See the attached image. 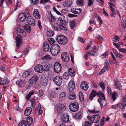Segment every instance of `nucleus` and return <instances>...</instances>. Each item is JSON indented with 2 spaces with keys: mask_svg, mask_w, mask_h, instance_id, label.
<instances>
[{
  "mask_svg": "<svg viewBox=\"0 0 126 126\" xmlns=\"http://www.w3.org/2000/svg\"><path fill=\"white\" fill-rule=\"evenodd\" d=\"M50 50L52 54L54 56H56L60 52V48L58 45L55 44L52 46Z\"/></svg>",
  "mask_w": 126,
  "mask_h": 126,
  "instance_id": "7ed1b4c3",
  "label": "nucleus"
},
{
  "mask_svg": "<svg viewBox=\"0 0 126 126\" xmlns=\"http://www.w3.org/2000/svg\"><path fill=\"white\" fill-rule=\"evenodd\" d=\"M89 54H91L94 56H97V52L95 51H93L92 50H90L87 52L84 55V57L85 59H87V57L89 55Z\"/></svg>",
  "mask_w": 126,
  "mask_h": 126,
  "instance_id": "2eb2a0df",
  "label": "nucleus"
},
{
  "mask_svg": "<svg viewBox=\"0 0 126 126\" xmlns=\"http://www.w3.org/2000/svg\"><path fill=\"white\" fill-rule=\"evenodd\" d=\"M16 32L17 33H19L16 37V49H18L21 45L22 40V36L24 37L26 36V32L20 28L17 29Z\"/></svg>",
  "mask_w": 126,
  "mask_h": 126,
  "instance_id": "f257e3e1",
  "label": "nucleus"
},
{
  "mask_svg": "<svg viewBox=\"0 0 126 126\" xmlns=\"http://www.w3.org/2000/svg\"><path fill=\"white\" fill-rule=\"evenodd\" d=\"M54 34V32L50 30H49L47 32V35L49 36H53Z\"/></svg>",
  "mask_w": 126,
  "mask_h": 126,
  "instance_id": "49530a36",
  "label": "nucleus"
},
{
  "mask_svg": "<svg viewBox=\"0 0 126 126\" xmlns=\"http://www.w3.org/2000/svg\"><path fill=\"white\" fill-rule=\"evenodd\" d=\"M74 118L78 119H80L82 117V114L80 112H79L74 116Z\"/></svg>",
  "mask_w": 126,
  "mask_h": 126,
  "instance_id": "72a5a7b5",
  "label": "nucleus"
},
{
  "mask_svg": "<svg viewBox=\"0 0 126 126\" xmlns=\"http://www.w3.org/2000/svg\"><path fill=\"white\" fill-rule=\"evenodd\" d=\"M50 56L48 55H46L42 58V60H50Z\"/></svg>",
  "mask_w": 126,
  "mask_h": 126,
  "instance_id": "09e8293b",
  "label": "nucleus"
},
{
  "mask_svg": "<svg viewBox=\"0 0 126 126\" xmlns=\"http://www.w3.org/2000/svg\"><path fill=\"white\" fill-rule=\"evenodd\" d=\"M32 110V108L30 107H28L25 109L24 112L25 115L27 116L30 114Z\"/></svg>",
  "mask_w": 126,
  "mask_h": 126,
  "instance_id": "412c9836",
  "label": "nucleus"
},
{
  "mask_svg": "<svg viewBox=\"0 0 126 126\" xmlns=\"http://www.w3.org/2000/svg\"><path fill=\"white\" fill-rule=\"evenodd\" d=\"M54 68L55 72L56 73L60 72L62 69L60 63L59 62H55L54 65Z\"/></svg>",
  "mask_w": 126,
  "mask_h": 126,
  "instance_id": "1a4fd4ad",
  "label": "nucleus"
},
{
  "mask_svg": "<svg viewBox=\"0 0 126 126\" xmlns=\"http://www.w3.org/2000/svg\"><path fill=\"white\" fill-rule=\"evenodd\" d=\"M69 119V115L68 114H64L62 117V121L64 123L67 122Z\"/></svg>",
  "mask_w": 126,
  "mask_h": 126,
  "instance_id": "a211bd4d",
  "label": "nucleus"
},
{
  "mask_svg": "<svg viewBox=\"0 0 126 126\" xmlns=\"http://www.w3.org/2000/svg\"><path fill=\"white\" fill-rule=\"evenodd\" d=\"M96 38L100 41L103 40V38L101 36L99 35H96Z\"/></svg>",
  "mask_w": 126,
  "mask_h": 126,
  "instance_id": "338daca9",
  "label": "nucleus"
},
{
  "mask_svg": "<svg viewBox=\"0 0 126 126\" xmlns=\"http://www.w3.org/2000/svg\"><path fill=\"white\" fill-rule=\"evenodd\" d=\"M117 105V107H121L123 106L124 104L122 103H119Z\"/></svg>",
  "mask_w": 126,
  "mask_h": 126,
  "instance_id": "774afa93",
  "label": "nucleus"
},
{
  "mask_svg": "<svg viewBox=\"0 0 126 126\" xmlns=\"http://www.w3.org/2000/svg\"><path fill=\"white\" fill-rule=\"evenodd\" d=\"M92 122L91 121L90 122L88 121H86L85 122L84 126H91L93 124Z\"/></svg>",
  "mask_w": 126,
  "mask_h": 126,
  "instance_id": "a19ab883",
  "label": "nucleus"
},
{
  "mask_svg": "<svg viewBox=\"0 0 126 126\" xmlns=\"http://www.w3.org/2000/svg\"><path fill=\"white\" fill-rule=\"evenodd\" d=\"M34 69L35 72L41 73L44 71L43 66L40 64L36 66L34 68Z\"/></svg>",
  "mask_w": 126,
  "mask_h": 126,
  "instance_id": "f8f14e48",
  "label": "nucleus"
},
{
  "mask_svg": "<svg viewBox=\"0 0 126 126\" xmlns=\"http://www.w3.org/2000/svg\"><path fill=\"white\" fill-rule=\"evenodd\" d=\"M99 85L101 88L103 89V90H104L105 85L103 82L102 81H100L99 83Z\"/></svg>",
  "mask_w": 126,
  "mask_h": 126,
  "instance_id": "37998d69",
  "label": "nucleus"
},
{
  "mask_svg": "<svg viewBox=\"0 0 126 126\" xmlns=\"http://www.w3.org/2000/svg\"><path fill=\"white\" fill-rule=\"evenodd\" d=\"M76 97V95L75 93H70L68 96V98L71 100L74 99Z\"/></svg>",
  "mask_w": 126,
  "mask_h": 126,
  "instance_id": "c85d7f7f",
  "label": "nucleus"
},
{
  "mask_svg": "<svg viewBox=\"0 0 126 126\" xmlns=\"http://www.w3.org/2000/svg\"><path fill=\"white\" fill-rule=\"evenodd\" d=\"M65 93L64 92L62 93L59 96V99L61 100L64 99L65 98Z\"/></svg>",
  "mask_w": 126,
  "mask_h": 126,
  "instance_id": "2f4dec72",
  "label": "nucleus"
},
{
  "mask_svg": "<svg viewBox=\"0 0 126 126\" xmlns=\"http://www.w3.org/2000/svg\"><path fill=\"white\" fill-rule=\"evenodd\" d=\"M55 17L51 14L49 17V20L50 22H53L55 20Z\"/></svg>",
  "mask_w": 126,
  "mask_h": 126,
  "instance_id": "c03bdc74",
  "label": "nucleus"
},
{
  "mask_svg": "<svg viewBox=\"0 0 126 126\" xmlns=\"http://www.w3.org/2000/svg\"><path fill=\"white\" fill-rule=\"evenodd\" d=\"M107 91L109 95L110 96L111 95V91L110 88L109 87H107Z\"/></svg>",
  "mask_w": 126,
  "mask_h": 126,
  "instance_id": "69168bd1",
  "label": "nucleus"
},
{
  "mask_svg": "<svg viewBox=\"0 0 126 126\" xmlns=\"http://www.w3.org/2000/svg\"><path fill=\"white\" fill-rule=\"evenodd\" d=\"M92 42L91 41H90L89 43L88 44L87 46L85 48V50H87L88 49H89L90 47L92 46Z\"/></svg>",
  "mask_w": 126,
  "mask_h": 126,
  "instance_id": "5fc2aeb1",
  "label": "nucleus"
},
{
  "mask_svg": "<svg viewBox=\"0 0 126 126\" xmlns=\"http://www.w3.org/2000/svg\"><path fill=\"white\" fill-rule=\"evenodd\" d=\"M89 86L87 83L85 81H82L80 85V88L84 90H86L88 88Z\"/></svg>",
  "mask_w": 126,
  "mask_h": 126,
  "instance_id": "dca6fc26",
  "label": "nucleus"
},
{
  "mask_svg": "<svg viewBox=\"0 0 126 126\" xmlns=\"http://www.w3.org/2000/svg\"><path fill=\"white\" fill-rule=\"evenodd\" d=\"M97 20L99 22L100 25H101L103 23V21L100 17H97Z\"/></svg>",
  "mask_w": 126,
  "mask_h": 126,
  "instance_id": "052dcab7",
  "label": "nucleus"
},
{
  "mask_svg": "<svg viewBox=\"0 0 126 126\" xmlns=\"http://www.w3.org/2000/svg\"><path fill=\"white\" fill-rule=\"evenodd\" d=\"M47 40L49 42L50 44L51 45L53 44L55 42L54 39L52 38H48Z\"/></svg>",
  "mask_w": 126,
  "mask_h": 126,
  "instance_id": "de8ad7c7",
  "label": "nucleus"
},
{
  "mask_svg": "<svg viewBox=\"0 0 126 126\" xmlns=\"http://www.w3.org/2000/svg\"><path fill=\"white\" fill-rule=\"evenodd\" d=\"M105 66L103 67V69L101 70L100 72H99V74L100 75L104 73L105 71L107 70L108 68V66L109 65V63L108 62L106 61L105 62Z\"/></svg>",
  "mask_w": 126,
  "mask_h": 126,
  "instance_id": "6ab92c4d",
  "label": "nucleus"
},
{
  "mask_svg": "<svg viewBox=\"0 0 126 126\" xmlns=\"http://www.w3.org/2000/svg\"><path fill=\"white\" fill-rule=\"evenodd\" d=\"M50 24L51 25V28L52 29L56 31H59V27L58 28L56 26L55 24L53 23H51Z\"/></svg>",
  "mask_w": 126,
  "mask_h": 126,
  "instance_id": "c9c22d12",
  "label": "nucleus"
},
{
  "mask_svg": "<svg viewBox=\"0 0 126 126\" xmlns=\"http://www.w3.org/2000/svg\"><path fill=\"white\" fill-rule=\"evenodd\" d=\"M30 16V14L28 12H25L20 13L18 17L20 21L22 22L25 20L26 17Z\"/></svg>",
  "mask_w": 126,
  "mask_h": 126,
  "instance_id": "6e6552de",
  "label": "nucleus"
},
{
  "mask_svg": "<svg viewBox=\"0 0 126 126\" xmlns=\"http://www.w3.org/2000/svg\"><path fill=\"white\" fill-rule=\"evenodd\" d=\"M96 95L99 97V98L98 100V101L100 103V105L102 107L103 104L102 99L104 100L105 99V97L102 92L100 91L97 92L95 90H93L90 94L89 98L91 100H92L93 98Z\"/></svg>",
  "mask_w": 126,
  "mask_h": 126,
  "instance_id": "f03ea898",
  "label": "nucleus"
},
{
  "mask_svg": "<svg viewBox=\"0 0 126 126\" xmlns=\"http://www.w3.org/2000/svg\"><path fill=\"white\" fill-rule=\"evenodd\" d=\"M19 126H27L25 120H22L18 124Z\"/></svg>",
  "mask_w": 126,
  "mask_h": 126,
  "instance_id": "4c0bfd02",
  "label": "nucleus"
},
{
  "mask_svg": "<svg viewBox=\"0 0 126 126\" xmlns=\"http://www.w3.org/2000/svg\"><path fill=\"white\" fill-rule=\"evenodd\" d=\"M70 110L73 112L77 111L78 109L79 105L77 103H71L69 105Z\"/></svg>",
  "mask_w": 126,
  "mask_h": 126,
  "instance_id": "0eeeda50",
  "label": "nucleus"
},
{
  "mask_svg": "<svg viewBox=\"0 0 126 126\" xmlns=\"http://www.w3.org/2000/svg\"><path fill=\"white\" fill-rule=\"evenodd\" d=\"M83 0H77L76 1V3L78 5H81L83 4Z\"/></svg>",
  "mask_w": 126,
  "mask_h": 126,
  "instance_id": "864d4df0",
  "label": "nucleus"
},
{
  "mask_svg": "<svg viewBox=\"0 0 126 126\" xmlns=\"http://www.w3.org/2000/svg\"><path fill=\"white\" fill-rule=\"evenodd\" d=\"M72 3L71 1H67L63 3V5L64 7H70Z\"/></svg>",
  "mask_w": 126,
  "mask_h": 126,
  "instance_id": "5701e85b",
  "label": "nucleus"
},
{
  "mask_svg": "<svg viewBox=\"0 0 126 126\" xmlns=\"http://www.w3.org/2000/svg\"><path fill=\"white\" fill-rule=\"evenodd\" d=\"M70 25L71 28L73 29L75 25V23L74 21H71L70 23Z\"/></svg>",
  "mask_w": 126,
  "mask_h": 126,
  "instance_id": "603ef678",
  "label": "nucleus"
},
{
  "mask_svg": "<svg viewBox=\"0 0 126 126\" xmlns=\"http://www.w3.org/2000/svg\"><path fill=\"white\" fill-rule=\"evenodd\" d=\"M38 79V77L37 75L33 76L29 81V82L31 84H33L35 83Z\"/></svg>",
  "mask_w": 126,
  "mask_h": 126,
  "instance_id": "ddd939ff",
  "label": "nucleus"
},
{
  "mask_svg": "<svg viewBox=\"0 0 126 126\" xmlns=\"http://www.w3.org/2000/svg\"><path fill=\"white\" fill-rule=\"evenodd\" d=\"M67 16L68 17H69L70 18H71V17H76V16H77V15H74L72 14L69 13V14H68L67 15Z\"/></svg>",
  "mask_w": 126,
  "mask_h": 126,
  "instance_id": "e2e57ef3",
  "label": "nucleus"
},
{
  "mask_svg": "<svg viewBox=\"0 0 126 126\" xmlns=\"http://www.w3.org/2000/svg\"><path fill=\"white\" fill-rule=\"evenodd\" d=\"M33 122V119L32 117H29L26 119V122L27 125L29 126L31 125Z\"/></svg>",
  "mask_w": 126,
  "mask_h": 126,
  "instance_id": "b1692460",
  "label": "nucleus"
},
{
  "mask_svg": "<svg viewBox=\"0 0 126 126\" xmlns=\"http://www.w3.org/2000/svg\"><path fill=\"white\" fill-rule=\"evenodd\" d=\"M79 97L80 101H83L84 100V97L83 94L81 93H80L79 94Z\"/></svg>",
  "mask_w": 126,
  "mask_h": 126,
  "instance_id": "ea45409f",
  "label": "nucleus"
},
{
  "mask_svg": "<svg viewBox=\"0 0 126 126\" xmlns=\"http://www.w3.org/2000/svg\"><path fill=\"white\" fill-rule=\"evenodd\" d=\"M58 26H59V31H61L62 30L65 31H66L67 30V28L63 26L62 25L59 24Z\"/></svg>",
  "mask_w": 126,
  "mask_h": 126,
  "instance_id": "e433bc0d",
  "label": "nucleus"
},
{
  "mask_svg": "<svg viewBox=\"0 0 126 126\" xmlns=\"http://www.w3.org/2000/svg\"><path fill=\"white\" fill-rule=\"evenodd\" d=\"M23 27L28 32H30L31 29L30 25L28 24H26Z\"/></svg>",
  "mask_w": 126,
  "mask_h": 126,
  "instance_id": "c756f323",
  "label": "nucleus"
},
{
  "mask_svg": "<svg viewBox=\"0 0 126 126\" xmlns=\"http://www.w3.org/2000/svg\"><path fill=\"white\" fill-rule=\"evenodd\" d=\"M87 117L89 120L95 123H98L100 119V115L98 114L93 115L92 117L88 115Z\"/></svg>",
  "mask_w": 126,
  "mask_h": 126,
  "instance_id": "39448f33",
  "label": "nucleus"
},
{
  "mask_svg": "<svg viewBox=\"0 0 126 126\" xmlns=\"http://www.w3.org/2000/svg\"><path fill=\"white\" fill-rule=\"evenodd\" d=\"M6 83V80L2 79L0 77V84L3 85L5 84Z\"/></svg>",
  "mask_w": 126,
  "mask_h": 126,
  "instance_id": "8fccbe9b",
  "label": "nucleus"
},
{
  "mask_svg": "<svg viewBox=\"0 0 126 126\" xmlns=\"http://www.w3.org/2000/svg\"><path fill=\"white\" fill-rule=\"evenodd\" d=\"M63 106H64V105H62L61 104H59L58 105L57 110L58 113H60L61 112L64 110L62 108Z\"/></svg>",
  "mask_w": 126,
  "mask_h": 126,
  "instance_id": "cd10ccee",
  "label": "nucleus"
},
{
  "mask_svg": "<svg viewBox=\"0 0 126 126\" xmlns=\"http://www.w3.org/2000/svg\"><path fill=\"white\" fill-rule=\"evenodd\" d=\"M96 109L94 108L93 110H89L88 111L90 112L93 113H98L99 111V110H95Z\"/></svg>",
  "mask_w": 126,
  "mask_h": 126,
  "instance_id": "4d7b16f0",
  "label": "nucleus"
},
{
  "mask_svg": "<svg viewBox=\"0 0 126 126\" xmlns=\"http://www.w3.org/2000/svg\"><path fill=\"white\" fill-rule=\"evenodd\" d=\"M44 71L45 72H47L49 70L50 67L49 65L48 64H45L43 65Z\"/></svg>",
  "mask_w": 126,
  "mask_h": 126,
  "instance_id": "bb28decb",
  "label": "nucleus"
},
{
  "mask_svg": "<svg viewBox=\"0 0 126 126\" xmlns=\"http://www.w3.org/2000/svg\"><path fill=\"white\" fill-rule=\"evenodd\" d=\"M31 72L30 71H27L25 72L22 75V77L25 78L31 75Z\"/></svg>",
  "mask_w": 126,
  "mask_h": 126,
  "instance_id": "f704fd0d",
  "label": "nucleus"
},
{
  "mask_svg": "<svg viewBox=\"0 0 126 126\" xmlns=\"http://www.w3.org/2000/svg\"><path fill=\"white\" fill-rule=\"evenodd\" d=\"M30 100L32 104V106H34L35 105V100L34 99H30Z\"/></svg>",
  "mask_w": 126,
  "mask_h": 126,
  "instance_id": "13d9d810",
  "label": "nucleus"
},
{
  "mask_svg": "<svg viewBox=\"0 0 126 126\" xmlns=\"http://www.w3.org/2000/svg\"><path fill=\"white\" fill-rule=\"evenodd\" d=\"M68 73L71 76H73L75 74V72L73 68H71L69 69L68 70Z\"/></svg>",
  "mask_w": 126,
  "mask_h": 126,
  "instance_id": "473e14b6",
  "label": "nucleus"
},
{
  "mask_svg": "<svg viewBox=\"0 0 126 126\" xmlns=\"http://www.w3.org/2000/svg\"><path fill=\"white\" fill-rule=\"evenodd\" d=\"M122 26L123 28L124 29L126 28V18L124 20Z\"/></svg>",
  "mask_w": 126,
  "mask_h": 126,
  "instance_id": "3c124183",
  "label": "nucleus"
},
{
  "mask_svg": "<svg viewBox=\"0 0 126 126\" xmlns=\"http://www.w3.org/2000/svg\"><path fill=\"white\" fill-rule=\"evenodd\" d=\"M88 4L89 6H91V5L93 3L94 0H88Z\"/></svg>",
  "mask_w": 126,
  "mask_h": 126,
  "instance_id": "680f3d73",
  "label": "nucleus"
},
{
  "mask_svg": "<svg viewBox=\"0 0 126 126\" xmlns=\"http://www.w3.org/2000/svg\"><path fill=\"white\" fill-rule=\"evenodd\" d=\"M27 22L29 24L32 26H34L35 25V21L32 17L30 16H28L27 19Z\"/></svg>",
  "mask_w": 126,
  "mask_h": 126,
  "instance_id": "9b49d317",
  "label": "nucleus"
},
{
  "mask_svg": "<svg viewBox=\"0 0 126 126\" xmlns=\"http://www.w3.org/2000/svg\"><path fill=\"white\" fill-rule=\"evenodd\" d=\"M49 48V45L47 42H45L43 44V49L44 51H47Z\"/></svg>",
  "mask_w": 126,
  "mask_h": 126,
  "instance_id": "393cba45",
  "label": "nucleus"
},
{
  "mask_svg": "<svg viewBox=\"0 0 126 126\" xmlns=\"http://www.w3.org/2000/svg\"><path fill=\"white\" fill-rule=\"evenodd\" d=\"M65 17L64 16L59 17L58 19V21L60 23L61 25H67V22L64 20Z\"/></svg>",
  "mask_w": 126,
  "mask_h": 126,
  "instance_id": "f3484780",
  "label": "nucleus"
},
{
  "mask_svg": "<svg viewBox=\"0 0 126 126\" xmlns=\"http://www.w3.org/2000/svg\"><path fill=\"white\" fill-rule=\"evenodd\" d=\"M111 96L112 100L114 101L116 99L118 95L116 93L114 92L112 93Z\"/></svg>",
  "mask_w": 126,
  "mask_h": 126,
  "instance_id": "58836bf2",
  "label": "nucleus"
},
{
  "mask_svg": "<svg viewBox=\"0 0 126 126\" xmlns=\"http://www.w3.org/2000/svg\"><path fill=\"white\" fill-rule=\"evenodd\" d=\"M112 49L113 52L114 53V54L115 56L116 57H117V55L118 54V53L117 51V50H116L114 48H113Z\"/></svg>",
  "mask_w": 126,
  "mask_h": 126,
  "instance_id": "bf43d9fd",
  "label": "nucleus"
},
{
  "mask_svg": "<svg viewBox=\"0 0 126 126\" xmlns=\"http://www.w3.org/2000/svg\"><path fill=\"white\" fill-rule=\"evenodd\" d=\"M119 50L123 53H126V49L124 48H119Z\"/></svg>",
  "mask_w": 126,
  "mask_h": 126,
  "instance_id": "0e129e2a",
  "label": "nucleus"
},
{
  "mask_svg": "<svg viewBox=\"0 0 126 126\" xmlns=\"http://www.w3.org/2000/svg\"><path fill=\"white\" fill-rule=\"evenodd\" d=\"M114 86L116 87V89H118L120 90H121L122 89V86L118 81H115Z\"/></svg>",
  "mask_w": 126,
  "mask_h": 126,
  "instance_id": "a878e982",
  "label": "nucleus"
},
{
  "mask_svg": "<svg viewBox=\"0 0 126 126\" xmlns=\"http://www.w3.org/2000/svg\"><path fill=\"white\" fill-rule=\"evenodd\" d=\"M61 58L63 61L65 62H68L69 60L68 55L66 52H62L61 54Z\"/></svg>",
  "mask_w": 126,
  "mask_h": 126,
  "instance_id": "9d476101",
  "label": "nucleus"
},
{
  "mask_svg": "<svg viewBox=\"0 0 126 126\" xmlns=\"http://www.w3.org/2000/svg\"><path fill=\"white\" fill-rule=\"evenodd\" d=\"M81 9H78L75 8H73L71 9V12L73 13L78 14L81 12Z\"/></svg>",
  "mask_w": 126,
  "mask_h": 126,
  "instance_id": "4be33fe9",
  "label": "nucleus"
},
{
  "mask_svg": "<svg viewBox=\"0 0 126 126\" xmlns=\"http://www.w3.org/2000/svg\"><path fill=\"white\" fill-rule=\"evenodd\" d=\"M56 40L59 44L61 45H65L68 42L67 38L62 35H58L56 38Z\"/></svg>",
  "mask_w": 126,
  "mask_h": 126,
  "instance_id": "20e7f679",
  "label": "nucleus"
},
{
  "mask_svg": "<svg viewBox=\"0 0 126 126\" xmlns=\"http://www.w3.org/2000/svg\"><path fill=\"white\" fill-rule=\"evenodd\" d=\"M68 86L69 91L70 92H72L75 87L74 82L73 80H71L68 83Z\"/></svg>",
  "mask_w": 126,
  "mask_h": 126,
  "instance_id": "4468645a",
  "label": "nucleus"
},
{
  "mask_svg": "<svg viewBox=\"0 0 126 126\" xmlns=\"http://www.w3.org/2000/svg\"><path fill=\"white\" fill-rule=\"evenodd\" d=\"M53 81L55 84L59 86L61 85L62 81V77L60 76H57L53 79Z\"/></svg>",
  "mask_w": 126,
  "mask_h": 126,
  "instance_id": "423d86ee",
  "label": "nucleus"
},
{
  "mask_svg": "<svg viewBox=\"0 0 126 126\" xmlns=\"http://www.w3.org/2000/svg\"><path fill=\"white\" fill-rule=\"evenodd\" d=\"M36 93L39 96L41 97L43 95L44 93L42 90H38Z\"/></svg>",
  "mask_w": 126,
  "mask_h": 126,
  "instance_id": "a18cd8bd",
  "label": "nucleus"
},
{
  "mask_svg": "<svg viewBox=\"0 0 126 126\" xmlns=\"http://www.w3.org/2000/svg\"><path fill=\"white\" fill-rule=\"evenodd\" d=\"M48 80L45 78L41 80V83L43 85H46L47 83Z\"/></svg>",
  "mask_w": 126,
  "mask_h": 126,
  "instance_id": "79ce46f5",
  "label": "nucleus"
},
{
  "mask_svg": "<svg viewBox=\"0 0 126 126\" xmlns=\"http://www.w3.org/2000/svg\"><path fill=\"white\" fill-rule=\"evenodd\" d=\"M16 84L21 87L24 86V83L23 81L22 80H17L16 82Z\"/></svg>",
  "mask_w": 126,
  "mask_h": 126,
  "instance_id": "7c9ffc66",
  "label": "nucleus"
},
{
  "mask_svg": "<svg viewBox=\"0 0 126 126\" xmlns=\"http://www.w3.org/2000/svg\"><path fill=\"white\" fill-rule=\"evenodd\" d=\"M38 112L39 115H41L42 113V110L40 106H38L37 108Z\"/></svg>",
  "mask_w": 126,
  "mask_h": 126,
  "instance_id": "6e6d98bb",
  "label": "nucleus"
},
{
  "mask_svg": "<svg viewBox=\"0 0 126 126\" xmlns=\"http://www.w3.org/2000/svg\"><path fill=\"white\" fill-rule=\"evenodd\" d=\"M33 14L35 17L37 19H39L40 18V15L37 9H35L33 12Z\"/></svg>",
  "mask_w": 126,
  "mask_h": 126,
  "instance_id": "aec40b11",
  "label": "nucleus"
}]
</instances>
